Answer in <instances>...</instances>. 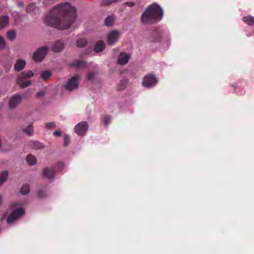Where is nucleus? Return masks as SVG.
<instances>
[{
	"instance_id": "nucleus-1",
	"label": "nucleus",
	"mask_w": 254,
	"mask_h": 254,
	"mask_svg": "<svg viewBox=\"0 0 254 254\" xmlns=\"http://www.w3.org/2000/svg\"><path fill=\"white\" fill-rule=\"evenodd\" d=\"M77 18L76 8L68 2L58 4L52 7L44 18L48 26L60 30L69 28Z\"/></svg>"
},
{
	"instance_id": "nucleus-2",
	"label": "nucleus",
	"mask_w": 254,
	"mask_h": 254,
	"mask_svg": "<svg viewBox=\"0 0 254 254\" xmlns=\"http://www.w3.org/2000/svg\"><path fill=\"white\" fill-rule=\"evenodd\" d=\"M162 8L156 3L151 4L146 8L141 16V22L144 24L157 22L163 16Z\"/></svg>"
},
{
	"instance_id": "nucleus-3",
	"label": "nucleus",
	"mask_w": 254,
	"mask_h": 254,
	"mask_svg": "<svg viewBox=\"0 0 254 254\" xmlns=\"http://www.w3.org/2000/svg\"><path fill=\"white\" fill-rule=\"evenodd\" d=\"M36 75V74L32 70L22 72L17 76L16 79V83L19 86L20 88H25L31 84V81L28 80V79Z\"/></svg>"
},
{
	"instance_id": "nucleus-4",
	"label": "nucleus",
	"mask_w": 254,
	"mask_h": 254,
	"mask_svg": "<svg viewBox=\"0 0 254 254\" xmlns=\"http://www.w3.org/2000/svg\"><path fill=\"white\" fill-rule=\"evenodd\" d=\"M11 207L13 210L7 218L6 222L8 225L12 224L16 219L25 213L23 208L18 203H14Z\"/></svg>"
},
{
	"instance_id": "nucleus-5",
	"label": "nucleus",
	"mask_w": 254,
	"mask_h": 254,
	"mask_svg": "<svg viewBox=\"0 0 254 254\" xmlns=\"http://www.w3.org/2000/svg\"><path fill=\"white\" fill-rule=\"evenodd\" d=\"M49 51L47 46L41 47L33 53V59L36 62H41Z\"/></svg>"
},
{
	"instance_id": "nucleus-6",
	"label": "nucleus",
	"mask_w": 254,
	"mask_h": 254,
	"mask_svg": "<svg viewBox=\"0 0 254 254\" xmlns=\"http://www.w3.org/2000/svg\"><path fill=\"white\" fill-rule=\"evenodd\" d=\"M89 128V125L86 122H81L76 124L73 128L75 133L78 136H83Z\"/></svg>"
},
{
	"instance_id": "nucleus-7",
	"label": "nucleus",
	"mask_w": 254,
	"mask_h": 254,
	"mask_svg": "<svg viewBox=\"0 0 254 254\" xmlns=\"http://www.w3.org/2000/svg\"><path fill=\"white\" fill-rule=\"evenodd\" d=\"M158 83L156 77L151 74L146 75L142 81V85L147 88H152L155 86Z\"/></svg>"
},
{
	"instance_id": "nucleus-8",
	"label": "nucleus",
	"mask_w": 254,
	"mask_h": 254,
	"mask_svg": "<svg viewBox=\"0 0 254 254\" xmlns=\"http://www.w3.org/2000/svg\"><path fill=\"white\" fill-rule=\"evenodd\" d=\"M120 33L117 30L110 32L107 35V43L110 45H113L119 40Z\"/></svg>"
},
{
	"instance_id": "nucleus-9",
	"label": "nucleus",
	"mask_w": 254,
	"mask_h": 254,
	"mask_svg": "<svg viewBox=\"0 0 254 254\" xmlns=\"http://www.w3.org/2000/svg\"><path fill=\"white\" fill-rule=\"evenodd\" d=\"M79 78V76L76 75L68 80L65 86V88L70 91L78 86V79Z\"/></svg>"
},
{
	"instance_id": "nucleus-10",
	"label": "nucleus",
	"mask_w": 254,
	"mask_h": 254,
	"mask_svg": "<svg viewBox=\"0 0 254 254\" xmlns=\"http://www.w3.org/2000/svg\"><path fill=\"white\" fill-rule=\"evenodd\" d=\"M22 96L18 94L14 95L9 100L8 106L11 109H14L19 105L22 100Z\"/></svg>"
},
{
	"instance_id": "nucleus-11",
	"label": "nucleus",
	"mask_w": 254,
	"mask_h": 254,
	"mask_svg": "<svg viewBox=\"0 0 254 254\" xmlns=\"http://www.w3.org/2000/svg\"><path fill=\"white\" fill-rule=\"evenodd\" d=\"M130 57L131 55L129 53L122 52L118 57L117 63L122 65H125L128 63Z\"/></svg>"
},
{
	"instance_id": "nucleus-12",
	"label": "nucleus",
	"mask_w": 254,
	"mask_h": 254,
	"mask_svg": "<svg viewBox=\"0 0 254 254\" xmlns=\"http://www.w3.org/2000/svg\"><path fill=\"white\" fill-rule=\"evenodd\" d=\"M43 176L48 179H52L55 177L54 170L50 167H46L43 169Z\"/></svg>"
},
{
	"instance_id": "nucleus-13",
	"label": "nucleus",
	"mask_w": 254,
	"mask_h": 254,
	"mask_svg": "<svg viewBox=\"0 0 254 254\" xmlns=\"http://www.w3.org/2000/svg\"><path fill=\"white\" fill-rule=\"evenodd\" d=\"M25 65L26 62L24 60L21 59H18L14 64V69L17 71H19L25 67Z\"/></svg>"
},
{
	"instance_id": "nucleus-14",
	"label": "nucleus",
	"mask_w": 254,
	"mask_h": 254,
	"mask_svg": "<svg viewBox=\"0 0 254 254\" xmlns=\"http://www.w3.org/2000/svg\"><path fill=\"white\" fill-rule=\"evenodd\" d=\"M64 47V43L61 41H58L53 45L52 50L55 52H59L63 49Z\"/></svg>"
},
{
	"instance_id": "nucleus-15",
	"label": "nucleus",
	"mask_w": 254,
	"mask_h": 254,
	"mask_svg": "<svg viewBox=\"0 0 254 254\" xmlns=\"http://www.w3.org/2000/svg\"><path fill=\"white\" fill-rule=\"evenodd\" d=\"M27 11L28 12H33L34 13H39L40 12V9L39 7L37 6L35 3H31L27 7Z\"/></svg>"
},
{
	"instance_id": "nucleus-16",
	"label": "nucleus",
	"mask_w": 254,
	"mask_h": 254,
	"mask_svg": "<svg viewBox=\"0 0 254 254\" xmlns=\"http://www.w3.org/2000/svg\"><path fill=\"white\" fill-rule=\"evenodd\" d=\"M29 146L31 148L36 150L41 149L44 147V146L42 143L36 141H30L29 143Z\"/></svg>"
},
{
	"instance_id": "nucleus-17",
	"label": "nucleus",
	"mask_w": 254,
	"mask_h": 254,
	"mask_svg": "<svg viewBox=\"0 0 254 254\" xmlns=\"http://www.w3.org/2000/svg\"><path fill=\"white\" fill-rule=\"evenodd\" d=\"M105 48V43L103 41L98 42L94 46V51L96 53L102 52Z\"/></svg>"
},
{
	"instance_id": "nucleus-18",
	"label": "nucleus",
	"mask_w": 254,
	"mask_h": 254,
	"mask_svg": "<svg viewBox=\"0 0 254 254\" xmlns=\"http://www.w3.org/2000/svg\"><path fill=\"white\" fill-rule=\"evenodd\" d=\"M9 23V17L4 15L0 17V30Z\"/></svg>"
},
{
	"instance_id": "nucleus-19",
	"label": "nucleus",
	"mask_w": 254,
	"mask_h": 254,
	"mask_svg": "<svg viewBox=\"0 0 254 254\" xmlns=\"http://www.w3.org/2000/svg\"><path fill=\"white\" fill-rule=\"evenodd\" d=\"M243 21L249 26L254 25V17L249 15L243 18Z\"/></svg>"
},
{
	"instance_id": "nucleus-20",
	"label": "nucleus",
	"mask_w": 254,
	"mask_h": 254,
	"mask_svg": "<svg viewBox=\"0 0 254 254\" xmlns=\"http://www.w3.org/2000/svg\"><path fill=\"white\" fill-rule=\"evenodd\" d=\"M23 131L29 136H31L34 133V127L32 124H30L23 129Z\"/></svg>"
},
{
	"instance_id": "nucleus-21",
	"label": "nucleus",
	"mask_w": 254,
	"mask_h": 254,
	"mask_svg": "<svg viewBox=\"0 0 254 254\" xmlns=\"http://www.w3.org/2000/svg\"><path fill=\"white\" fill-rule=\"evenodd\" d=\"M26 160L27 163L30 165H34L37 162L36 158L31 154L28 155L26 157Z\"/></svg>"
},
{
	"instance_id": "nucleus-22",
	"label": "nucleus",
	"mask_w": 254,
	"mask_h": 254,
	"mask_svg": "<svg viewBox=\"0 0 254 254\" xmlns=\"http://www.w3.org/2000/svg\"><path fill=\"white\" fill-rule=\"evenodd\" d=\"M29 191L30 187L27 184H23L20 189V192L22 195H26L28 194Z\"/></svg>"
},
{
	"instance_id": "nucleus-23",
	"label": "nucleus",
	"mask_w": 254,
	"mask_h": 254,
	"mask_svg": "<svg viewBox=\"0 0 254 254\" xmlns=\"http://www.w3.org/2000/svg\"><path fill=\"white\" fill-rule=\"evenodd\" d=\"M52 73L50 71L48 70H45L41 73L40 77L42 78L43 80H48L50 77L51 76Z\"/></svg>"
},
{
	"instance_id": "nucleus-24",
	"label": "nucleus",
	"mask_w": 254,
	"mask_h": 254,
	"mask_svg": "<svg viewBox=\"0 0 254 254\" xmlns=\"http://www.w3.org/2000/svg\"><path fill=\"white\" fill-rule=\"evenodd\" d=\"M115 20V18L113 16H108L105 20V25L107 26H111L114 21Z\"/></svg>"
},
{
	"instance_id": "nucleus-25",
	"label": "nucleus",
	"mask_w": 254,
	"mask_h": 254,
	"mask_svg": "<svg viewBox=\"0 0 254 254\" xmlns=\"http://www.w3.org/2000/svg\"><path fill=\"white\" fill-rule=\"evenodd\" d=\"M8 173L6 171H3L0 174V186L7 179Z\"/></svg>"
},
{
	"instance_id": "nucleus-26",
	"label": "nucleus",
	"mask_w": 254,
	"mask_h": 254,
	"mask_svg": "<svg viewBox=\"0 0 254 254\" xmlns=\"http://www.w3.org/2000/svg\"><path fill=\"white\" fill-rule=\"evenodd\" d=\"M87 44V40L85 39L81 38L77 40L76 45L78 47L82 48Z\"/></svg>"
},
{
	"instance_id": "nucleus-27",
	"label": "nucleus",
	"mask_w": 254,
	"mask_h": 254,
	"mask_svg": "<svg viewBox=\"0 0 254 254\" xmlns=\"http://www.w3.org/2000/svg\"><path fill=\"white\" fill-rule=\"evenodd\" d=\"M71 65L77 67H82L85 65V63L82 61H78L73 62Z\"/></svg>"
},
{
	"instance_id": "nucleus-28",
	"label": "nucleus",
	"mask_w": 254,
	"mask_h": 254,
	"mask_svg": "<svg viewBox=\"0 0 254 254\" xmlns=\"http://www.w3.org/2000/svg\"><path fill=\"white\" fill-rule=\"evenodd\" d=\"M7 37L10 40H14L15 38V32L12 30L8 31L7 32Z\"/></svg>"
},
{
	"instance_id": "nucleus-29",
	"label": "nucleus",
	"mask_w": 254,
	"mask_h": 254,
	"mask_svg": "<svg viewBox=\"0 0 254 254\" xmlns=\"http://www.w3.org/2000/svg\"><path fill=\"white\" fill-rule=\"evenodd\" d=\"M70 142V137L69 135L67 134H64V145L67 146L69 145Z\"/></svg>"
},
{
	"instance_id": "nucleus-30",
	"label": "nucleus",
	"mask_w": 254,
	"mask_h": 254,
	"mask_svg": "<svg viewBox=\"0 0 254 254\" xmlns=\"http://www.w3.org/2000/svg\"><path fill=\"white\" fill-rule=\"evenodd\" d=\"M127 81L126 79L121 80L118 85V89L121 90L124 89L127 85Z\"/></svg>"
},
{
	"instance_id": "nucleus-31",
	"label": "nucleus",
	"mask_w": 254,
	"mask_h": 254,
	"mask_svg": "<svg viewBox=\"0 0 254 254\" xmlns=\"http://www.w3.org/2000/svg\"><path fill=\"white\" fill-rule=\"evenodd\" d=\"M96 75V73L95 72H90L87 76V80L88 81H92L94 79Z\"/></svg>"
},
{
	"instance_id": "nucleus-32",
	"label": "nucleus",
	"mask_w": 254,
	"mask_h": 254,
	"mask_svg": "<svg viewBox=\"0 0 254 254\" xmlns=\"http://www.w3.org/2000/svg\"><path fill=\"white\" fill-rule=\"evenodd\" d=\"M47 193L44 190L40 189L37 191V196L39 197L43 198L46 196Z\"/></svg>"
},
{
	"instance_id": "nucleus-33",
	"label": "nucleus",
	"mask_w": 254,
	"mask_h": 254,
	"mask_svg": "<svg viewBox=\"0 0 254 254\" xmlns=\"http://www.w3.org/2000/svg\"><path fill=\"white\" fill-rule=\"evenodd\" d=\"M111 121V117L110 116H106L103 121V124L104 126H107Z\"/></svg>"
},
{
	"instance_id": "nucleus-34",
	"label": "nucleus",
	"mask_w": 254,
	"mask_h": 254,
	"mask_svg": "<svg viewBox=\"0 0 254 254\" xmlns=\"http://www.w3.org/2000/svg\"><path fill=\"white\" fill-rule=\"evenodd\" d=\"M119 0H105L103 1L102 5H107L112 3L116 2Z\"/></svg>"
},
{
	"instance_id": "nucleus-35",
	"label": "nucleus",
	"mask_w": 254,
	"mask_h": 254,
	"mask_svg": "<svg viewBox=\"0 0 254 254\" xmlns=\"http://www.w3.org/2000/svg\"><path fill=\"white\" fill-rule=\"evenodd\" d=\"M5 46V43L3 38L0 36V50L3 49Z\"/></svg>"
},
{
	"instance_id": "nucleus-36",
	"label": "nucleus",
	"mask_w": 254,
	"mask_h": 254,
	"mask_svg": "<svg viewBox=\"0 0 254 254\" xmlns=\"http://www.w3.org/2000/svg\"><path fill=\"white\" fill-rule=\"evenodd\" d=\"M52 0H43L42 2L44 6H48L52 4Z\"/></svg>"
},
{
	"instance_id": "nucleus-37",
	"label": "nucleus",
	"mask_w": 254,
	"mask_h": 254,
	"mask_svg": "<svg viewBox=\"0 0 254 254\" xmlns=\"http://www.w3.org/2000/svg\"><path fill=\"white\" fill-rule=\"evenodd\" d=\"M46 127L49 128H53L55 127V124L54 122L48 123L46 124Z\"/></svg>"
},
{
	"instance_id": "nucleus-38",
	"label": "nucleus",
	"mask_w": 254,
	"mask_h": 254,
	"mask_svg": "<svg viewBox=\"0 0 254 254\" xmlns=\"http://www.w3.org/2000/svg\"><path fill=\"white\" fill-rule=\"evenodd\" d=\"M45 94V92L44 91H40L39 92H38L37 94H36V97H42Z\"/></svg>"
},
{
	"instance_id": "nucleus-39",
	"label": "nucleus",
	"mask_w": 254,
	"mask_h": 254,
	"mask_svg": "<svg viewBox=\"0 0 254 254\" xmlns=\"http://www.w3.org/2000/svg\"><path fill=\"white\" fill-rule=\"evenodd\" d=\"M54 135H55L56 136H58V137H60L61 136V132L59 130H55L54 133H53Z\"/></svg>"
},
{
	"instance_id": "nucleus-40",
	"label": "nucleus",
	"mask_w": 254,
	"mask_h": 254,
	"mask_svg": "<svg viewBox=\"0 0 254 254\" xmlns=\"http://www.w3.org/2000/svg\"><path fill=\"white\" fill-rule=\"evenodd\" d=\"M126 5L127 6H129V7H132V6H133L134 5V3L133 2H130V1L127 2L126 3Z\"/></svg>"
},
{
	"instance_id": "nucleus-41",
	"label": "nucleus",
	"mask_w": 254,
	"mask_h": 254,
	"mask_svg": "<svg viewBox=\"0 0 254 254\" xmlns=\"http://www.w3.org/2000/svg\"><path fill=\"white\" fill-rule=\"evenodd\" d=\"M7 212H5L1 217V221L4 220L7 217Z\"/></svg>"
},
{
	"instance_id": "nucleus-42",
	"label": "nucleus",
	"mask_w": 254,
	"mask_h": 254,
	"mask_svg": "<svg viewBox=\"0 0 254 254\" xmlns=\"http://www.w3.org/2000/svg\"><path fill=\"white\" fill-rule=\"evenodd\" d=\"M22 4H22L21 2H19V3H18V5H19V6H22Z\"/></svg>"
},
{
	"instance_id": "nucleus-43",
	"label": "nucleus",
	"mask_w": 254,
	"mask_h": 254,
	"mask_svg": "<svg viewBox=\"0 0 254 254\" xmlns=\"http://www.w3.org/2000/svg\"><path fill=\"white\" fill-rule=\"evenodd\" d=\"M156 40L158 42H159V39H157Z\"/></svg>"
},
{
	"instance_id": "nucleus-44",
	"label": "nucleus",
	"mask_w": 254,
	"mask_h": 254,
	"mask_svg": "<svg viewBox=\"0 0 254 254\" xmlns=\"http://www.w3.org/2000/svg\"><path fill=\"white\" fill-rule=\"evenodd\" d=\"M39 1H41V0H39Z\"/></svg>"
}]
</instances>
